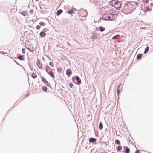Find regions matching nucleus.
<instances>
[{"label":"nucleus","instance_id":"15","mask_svg":"<svg viewBox=\"0 0 153 153\" xmlns=\"http://www.w3.org/2000/svg\"><path fill=\"white\" fill-rule=\"evenodd\" d=\"M21 14L25 16H27L28 15V13L26 11H23L21 13Z\"/></svg>","mask_w":153,"mask_h":153},{"label":"nucleus","instance_id":"37","mask_svg":"<svg viewBox=\"0 0 153 153\" xmlns=\"http://www.w3.org/2000/svg\"><path fill=\"white\" fill-rule=\"evenodd\" d=\"M150 5H151V6H152L153 5V3H151L150 4Z\"/></svg>","mask_w":153,"mask_h":153},{"label":"nucleus","instance_id":"16","mask_svg":"<svg viewBox=\"0 0 153 153\" xmlns=\"http://www.w3.org/2000/svg\"><path fill=\"white\" fill-rule=\"evenodd\" d=\"M130 149L128 147H126L125 152V153H129Z\"/></svg>","mask_w":153,"mask_h":153},{"label":"nucleus","instance_id":"4","mask_svg":"<svg viewBox=\"0 0 153 153\" xmlns=\"http://www.w3.org/2000/svg\"><path fill=\"white\" fill-rule=\"evenodd\" d=\"M51 71H49L48 70H46L48 74L52 78H55V76L54 73L52 71L51 69Z\"/></svg>","mask_w":153,"mask_h":153},{"label":"nucleus","instance_id":"18","mask_svg":"<svg viewBox=\"0 0 153 153\" xmlns=\"http://www.w3.org/2000/svg\"><path fill=\"white\" fill-rule=\"evenodd\" d=\"M62 12V11L61 10H59L57 12L56 14L57 15H59Z\"/></svg>","mask_w":153,"mask_h":153},{"label":"nucleus","instance_id":"7","mask_svg":"<svg viewBox=\"0 0 153 153\" xmlns=\"http://www.w3.org/2000/svg\"><path fill=\"white\" fill-rule=\"evenodd\" d=\"M41 79L42 81L45 84H46V85L47 86L48 85V82L46 80L45 78L43 77V76H42L41 77Z\"/></svg>","mask_w":153,"mask_h":153},{"label":"nucleus","instance_id":"2","mask_svg":"<svg viewBox=\"0 0 153 153\" xmlns=\"http://www.w3.org/2000/svg\"><path fill=\"white\" fill-rule=\"evenodd\" d=\"M111 4L116 9H119L121 7V3L118 0H113L111 1Z\"/></svg>","mask_w":153,"mask_h":153},{"label":"nucleus","instance_id":"28","mask_svg":"<svg viewBox=\"0 0 153 153\" xmlns=\"http://www.w3.org/2000/svg\"><path fill=\"white\" fill-rule=\"evenodd\" d=\"M118 38V36L115 35L112 38V39H117Z\"/></svg>","mask_w":153,"mask_h":153},{"label":"nucleus","instance_id":"20","mask_svg":"<svg viewBox=\"0 0 153 153\" xmlns=\"http://www.w3.org/2000/svg\"><path fill=\"white\" fill-rule=\"evenodd\" d=\"M142 57V55L141 54H138L137 56V58L138 59H140Z\"/></svg>","mask_w":153,"mask_h":153},{"label":"nucleus","instance_id":"33","mask_svg":"<svg viewBox=\"0 0 153 153\" xmlns=\"http://www.w3.org/2000/svg\"><path fill=\"white\" fill-rule=\"evenodd\" d=\"M69 86L71 88H72L73 86V85L72 83L70 82L69 84Z\"/></svg>","mask_w":153,"mask_h":153},{"label":"nucleus","instance_id":"27","mask_svg":"<svg viewBox=\"0 0 153 153\" xmlns=\"http://www.w3.org/2000/svg\"><path fill=\"white\" fill-rule=\"evenodd\" d=\"M39 24L40 25L42 26H44L45 25V24L43 22H40Z\"/></svg>","mask_w":153,"mask_h":153},{"label":"nucleus","instance_id":"32","mask_svg":"<svg viewBox=\"0 0 153 153\" xmlns=\"http://www.w3.org/2000/svg\"><path fill=\"white\" fill-rule=\"evenodd\" d=\"M22 53H25V48H23V49H22Z\"/></svg>","mask_w":153,"mask_h":153},{"label":"nucleus","instance_id":"6","mask_svg":"<svg viewBox=\"0 0 153 153\" xmlns=\"http://www.w3.org/2000/svg\"><path fill=\"white\" fill-rule=\"evenodd\" d=\"M145 10L146 11H150L152 9V8L149 7V6L147 4H145L144 6Z\"/></svg>","mask_w":153,"mask_h":153},{"label":"nucleus","instance_id":"24","mask_svg":"<svg viewBox=\"0 0 153 153\" xmlns=\"http://www.w3.org/2000/svg\"><path fill=\"white\" fill-rule=\"evenodd\" d=\"M115 143L116 144H120V141L118 140H115Z\"/></svg>","mask_w":153,"mask_h":153},{"label":"nucleus","instance_id":"26","mask_svg":"<svg viewBox=\"0 0 153 153\" xmlns=\"http://www.w3.org/2000/svg\"><path fill=\"white\" fill-rule=\"evenodd\" d=\"M49 65L51 66L52 67H54V65L53 62H49Z\"/></svg>","mask_w":153,"mask_h":153},{"label":"nucleus","instance_id":"19","mask_svg":"<svg viewBox=\"0 0 153 153\" xmlns=\"http://www.w3.org/2000/svg\"><path fill=\"white\" fill-rule=\"evenodd\" d=\"M131 4H133V5L134 6V5H135V6H137L139 4V3L138 2H134V1L131 2Z\"/></svg>","mask_w":153,"mask_h":153},{"label":"nucleus","instance_id":"9","mask_svg":"<svg viewBox=\"0 0 153 153\" xmlns=\"http://www.w3.org/2000/svg\"><path fill=\"white\" fill-rule=\"evenodd\" d=\"M37 65L38 67L39 68L42 69V64L40 63V61L39 60H38L37 62Z\"/></svg>","mask_w":153,"mask_h":153},{"label":"nucleus","instance_id":"25","mask_svg":"<svg viewBox=\"0 0 153 153\" xmlns=\"http://www.w3.org/2000/svg\"><path fill=\"white\" fill-rule=\"evenodd\" d=\"M18 58L20 60H23L24 59V58L22 57V56H20L18 57Z\"/></svg>","mask_w":153,"mask_h":153},{"label":"nucleus","instance_id":"39","mask_svg":"<svg viewBox=\"0 0 153 153\" xmlns=\"http://www.w3.org/2000/svg\"><path fill=\"white\" fill-rule=\"evenodd\" d=\"M36 1H37V0H36Z\"/></svg>","mask_w":153,"mask_h":153},{"label":"nucleus","instance_id":"29","mask_svg":"<svg viewBox=\"0 0 153 153\" xmlns=\"http://www.w3.org/2000/svg\"><path fill=\"white\" fill-rule=\"evenodd\" d=\"M119 87H120V85L118 86L117 89V91H116V92H117V95H119V94L120 91L119 89Z\"/></svg>","mask_w":153,"mask_h":153},{"label":"nucleus","instance_id":"35","mask_svg":"<svg viewBox=\"0 0 153 153\" xmlns=\"http://www.w3.org/2000/svg\"><path fill=\"white\" fill-rule=\"evenodd\" d=\"M30 11L31 13L32 14L33 12V10H30Z\"/></svg>","mask_w":153,"mask_h":153},{"label":"nucleus","instance_id":"11","mask_svg":"<svg viewBox=\"0 0 153 153\" xmlns=\"http://www.w3.org/2000/svg\"><path fill=\"white\" fill-rule=\"evenodd\" d=\"M39 35L41 37H44L46 36V33L43 31L41 32L40 33Z\"/></svg>","mask_w":153,"mask_h":153},{"label":"nucleus","instance_id":"13","mask_svg":"<svg viewBox=\"0 0 153 153\" xmlns=\"http://www.w3.org/2000/svg\"><path fill=\"white\" fill-rule=\"evenodd\" d=\"M96 139L95 138H91L89 139V141L90 142H95L96 141Z\"/></svg>","mask_w":153,"mask_h":153},{"label":"nucleus","instance_id":"21","mask_svg":"<svg viewBox=\"0 0 153 153\" xmlns=\"http://www.w3.org/2000/svg\"><path fill=\"white\" fill-rule=\"evenodd\" d=\"M149 47H146L144 50V53H146L149 51Z\"/></svg>","mask_w":153,"mask_h":153},{"label":"nucleus","instance_id":"12","mask_svg":"<svg viewBox=\"0 0 153 153\" xmlns=\"http://www.w3.org/2000/svg\"><path fill=\"white\" fill-rule=\"evenodd\" d=\"M99 30L101 32H103L105 30V28L102 26L99 27Z\"/></svg>","mask_w":153,"mask_h":153},{"label":"nucleus","instance_id":"1","mask_svg":"<svg viewBox=\"0 0 153 153\" xmlns=\"http://www.w3.org/2000/svg\"><path fill=\"white\" fill-rule=\"evenodd\" d=\"M134 9V6L131 3H128L124 6L123 10L126 14H128L131 13Z\"/></svg>","mask_w":153,"mask_h":153},{"label":"nucleus","instance_id":"22","mask_svg":"<svg viewBox=\"0 0 153 153\" xmlns=\"http://www.w3.org/2000/svg\"><path fill=\"white\" fill-rule=\"evenodd\" d=\"M122 148V147L121 146H119L117 147V149L118 151H120Z\"/></svg>","mask_w":153,"mask_h":153},{"label":"nucleus","instance_id":"14","mask_svg":"<svg viewBox=\"0 0 153 153\" xmlns=\"http://www.w3.org/2000/svg\"><path fill=\"white\" fill-rule=\"evenodd\" d=\"M103 128V125L101 122H100L99 125V128L100 130H101Z\"/></svg>","mask_w":153,"mask_h":153},{"label":"nucleus","instance_id":"3","mask_svg":"<svg viewBox=\"0 0 153 153\" xmlns=\"http://www.w3.org/2000/svg\"><path fill=\"white\" fill-rule=\"evenodd\" d=\"M108 13H107L103 14L102 18L105 20H111V14Z\"/></svg>","mask_w":153,"mask_h":153},{"label":"nucleus","instance_id":"36","mask_svg":"<svg viewBox=\"0 0 153 153\" xmlns=\"http://www.w3.org/2000/svg\"><path fill=\"white\" fill-rule=\"evenodd\" d=\"M140 29H144L145 28V27H140Z\"/></svg>","mask_w":153,"mask_h":153},{"label":"nucleus","instance_id":"34","mask_svg":"<svg viewBox=\"0 0 153 153\" xmlns=\"http://www.w3.org/2000/svg\"><path fill=\"white\" fill-rule=\"evenodd\" d=\"M135 153H140V152L138 150H137L135 152Z\"/></svg>","mask_w":153,"mask_h":153},{"label":"nucleus","instance_id":"5","mask_svg":"<svg viewBox=\"0 0 153 153\" xmlns=\"http://www.w3.org/2000/svg\"><path fill=\"white\" fill-rule=\"evenodd\" d=\"M106 10V12L108 13H109L111 14V13L113 11V10L110 7H107L105 8Z\"/></svg>","mask_w":153,"mask_h":153},{"label":"nucleus","instance_id":"38","mask_svg":"<svg viewBox=\"0 0 153 153\" xmlns=\"http://www.w3.org/2000/svg\"><path fill=\"white\" fill-rule=\"evenodd\" d=\"M146 2H147L149 0H146Z\"/></svg>","mask_w":153,"mask_h":153},{"label":"nucleus","instance_id":"31","mask_svg":"<svg viewBox=\"0 0 153 153\" xmlns=\"http://www.w3.org/2000/svg\"><path fill=\"white\" fill-rule=\"evenodd\" d=\"M41 27L40 26H39V25H38L36 27V29L37 30L39 29Z\"/></svg>","mask_w":153,"mask_h":153},{"label":"nucleus","instance_id":"23","mask_svg":"<svg viewBox=\"0 0 153 153\" xmlns=\"http://www.w3.org/2000/svg\"><path fill=\"white\" fill-rule=\"evenodd\" d=\"M42 89L43 90L46 91L47 90V88L45 86H43L42 87Z\"/></svg>","mask_w":153,"mask_h":153},{"label":"nucleus","instance_id":"10","mask_svg":"<svg viewBox=\"0 0 153 153\" xmlns=\"http://www.w3.org/2000/svg\"><path fill=\"white\" fill-rule=\"evenodd\" d=\"M76 79L77 81V84L78 85L80 84L81 83V82L79 76H76Z\"/></svg>","mask_w":153,"mask_h":153},{"label":"nucleus","instance_id":"17","mask_svg":"<svg viewBox=\"0 0 153 153\" xmlns=\"http://www.w3.org/2000/svg\"><path fill=\"white\" fill-rule=\"evenodd\" d=\"M31 76L33 78H35L37 77V74L36 73H33L32 74Z\"/></svg>","mask_w":153,"mask_h":153},{"label":"nucleus","instance_id":"30","mask_svg":"<svg viewBox=\"0 0 153 153\" xmlns=\"http://www.w3.org/2000/svg\"><path fill=\"white\" fill-rule=\"evenodd\" d=\"M73 13V11L72 10H69L68 11V13L70 14H72Z\"/></svg>","mask_w":153,"mask_h":153},{"label":"nucleus","instance_id":"8","mask_svg":"<svg viewBox=\"0 0 153 153\" xmlns=\"http://www.w3.org/2000/svg\"><path fill=\"white\" fill-rule=\"evenodd\" d=\"M66 74L68 76H70L72 74V71L70 69H67L66 71Z\"/></svg>","mask_w":153,"mask_h":153}]
</instances>
